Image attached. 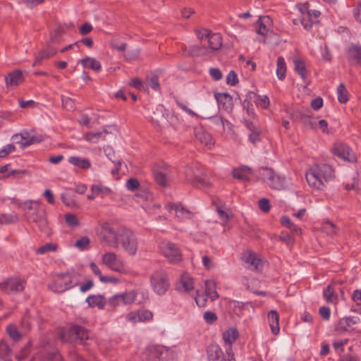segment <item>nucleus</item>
Segmentation results:
<instances>
[{
    "label": "nucleus",
    "mask_w": 361,
    "mask_h": 361,
    "mask_svg": "<svg viewBox=\"0 0 361 361\" xmlns=\"http://www.w3.org/2000/svg\"><path fill=\"white\" fill-rule=\"evenodd\" d=\"M124 227L116 226L109 222L100 224L96 230L99 242L109 247L118 249V240Z\"/></svg>",
    "instance_id": "1"
},
{
    "label": "nucleus",
    "mask_w": 361,
    "mask_h": 361,
    "mask_svg": "<svg viewBox=\"0 0 361 361\" xmlns=\"http://www.w3.org/2000/svg\"><path fill=\"white\" fill-rule=\"evenodd\" d=\"M60 338L63 342L78 343L85 345V341L90 338V334L84 327L75 325L68 330L61 331Z\"/></svg>",
    "instance_id": "2"
},
{
    "label": "nucleus",
    "mask_w": 361,
    "mask_h": 361,
    "mask_svg": "<svg viewBox=\"0 0 361 361\" xmlns=\"http://www.w3.org/2000/svg\"><path fill=\"white\" fill-rule=\"evenodd\" d=\"M138 239L129 228L124 227L118 240V248L121 247L128 255L135 256L138 250Z\"/></svg>",
    "instance_id": "3"
},
{
    "label": "nucleus",
    "mask_w": 361,
    "mask_h": 361,
    "mask_svg": "<svg viewBox=\"0 0 361 361\" xmlns=\"http://www.w3.org/2000/svg\"><path fill=\"white\" fill-rule=\"evenodd\" d=\"M27 205L26 214L27 219L37 224L41 230L47 227V219L45 218V211L40 206L38 200H30L25 203Z\"/></svg>",
    "instance_id": "4"
},
{
    "label": "nucleus",
    "mask_w": 361,
    "mask_h": 361,
    "mask_svg": "<svg viewBox=\"0 0 361 361\" xmlns=\"http://www.w3.org/2000/svg\"><path fill=\"white\" fill-rule=\"evenodd\" d=\"M149 281L153 291L159 295H164L170 287L169 276L163 269L154 271Z\"/></svg>",
    "instance_id": "5"
},
{
    "label": "nucleus",
    "mask_w": 361,
    "mask_h": 361,
    "mask_svg": "<svg viewBox=\"0 0 361 361\" xmlns=\"http://www.w3.org/2000/svg\"><path fill=\"white\" fill-rule=\"evenodd\" d=\"M161 254L172 264L181 262L182 254L177 245L167 240H163L159 245Z\"/></svg>",
    "instance_id": "6"
},
{
    "label": "nucleus",
    "mask_w": 361,
    "mask_h": 361,
    "mask_svg": "<svg viewBox=\"0 0 361 361\" xmlns=\"http://www.w3.org/2000/svg\"><path fill=\"white\" fill-rule=\"evenodd\" d=\"M144 355L149 361H169L173 357L172 352L169 348L154 345H149Z\"/></svg>",
    "instance_id": "7"
},
{
    "label": "nucleus",
    "mask_w": 361,
    "mask_h": 361,
    "mask_svg": "<svg viewBox=\"0 0 361 361\" xmlns=\"http://www.w3.org/2000/svg\"><path fill=\"white\" fill-rule=\"evenodd\" d=\"M72 278L69 273H61L54 276L52 281L49 284V288L54 293H63L71 288Z\"/></svg>",
    "instance_id": "8"
},
{
    "label": "nucleus",
    "mask_w": 361,
    "mask_h": 361,
    "mask_svg": "<svg viewBox=\"0 0 361 361\" xmlns=\"http://www.w3.org/2000/svg\"><path fill=\"white\" fill-rule=\"evenodd\" d=\"M25 281L18 277L8 278L0 283V289L7 294H16L25 288Z\"/></svg>",
    "instance_id": "9"
},
{
    "label": "nucleus",
    "mask_w": 361,
    "mask_h": 361,
    "mask_svg": "<svg viewBox=\"0 0 361 361\" xmlns=\"http://www.w3.org/2000/svg\"><path fill=\"white\" fill-rule=\"evenodd\" d=\"M102 263L111 270L118 273H125L126 267L122 260L118 258L117 255L112 251L107 252L102 255Z\"/></svg>",
    "instance_id": "10"
},
{
    "label": "nucleus",
    "mask_w": 361,
    "mask_h": 361,
    "mask_svg": "<svg viewBox=\"0 0 361 361\" xmlns=\"http://www.w3.org/2000/svg\"><path fill=\"white\" fill-rule=\"evenodd\" d=\"M11 139L21 148H25L42 140L38 136L34 135L28 131L16 133L12 136Z\"/></svg>",
    "instance_id": "11"
},
{
    "label": "nucleus",
    "mask_w": 361,
    "mask_h": 361,
    "mask_svg": "<svg viewBox=\"0 0 361 361\" xmlns=\"http://www.w3.org/2000/svg\"><path fill=\"white\" fill-rule=\"evenodd\" d=\"M239 333L235 328H230L223 334V339L227 344L226 354V361H235L234 354L232 349V343L238 338Z\"/></svg>",
    "instance_id": "12"
},
{
    "label": "nucleus",
    "mask_w": 361,
    "mask_h": 361,
    "mask_svg": "<svg viewBox=\"0 0 361 361\" xmlns=\"http://www.w3.org/2000/svg\"><path fill=\"white\" fill-rule=\"evenodd\" d=\"M166 209L171 214H174L180 221L190 219L193 217V212L181 204L169 203Z\"/></svg>",
    "instance_id": "13"
},
{
    "label": "nucleus",
    "mask_w": 361,
    "mask_h": 361,
    "mask_svg": "<svg viewBox=\"0 0 361 361\" xmlns=\"http://www.w3.org/2000/svg\"><path fill=\"white\" fill-rule=\"evenodd\" d=\"M333 152L339 158L349 162L356 161V157L348 145L343 142L336 143L333 147Z\"/></svg>",
    "instance_id": "14"
},
{
    "label": "nucleus",
    "mask_w": 361,
    "mask_h": 361,
    "mask_svg": "<svg viewBox=\"0 0 361 361\" xmlns=\"http://www.w3.org/2000/svg\"><path fill=\"white\" fill-rule=\"evenodd\" d=\"M317 172L312 166L305 174L306 180L308 185L312 188L317 190H323L325 187V183L320 178Z\"/></svg>",
    "instance_id": "15"
},
{
    "label": "nucleus",
    "mask_w": 361,
    "mask_h": 361,
    "mask_svg": "<svg viewBox=\"0 0 361 361\" xmlns=\"http://www.w3.org/2000/svg\"><path fill=\"white\" fill-rule=\"evenodd\" d=\"M169 171L163 164L161 167L155 168L154 169V177L156 182L163 188H166L169 184Z\"/></svg>",
    "instance_id": "16"
},
{
    "label": "nucleus",
    "mask_w": 361,
    "mask_h": 361,
    "mask_svg": "<svg viewBox=\"0 0 361 361\" xmlns=\"http://www.w3.org/2000/svg\"><path fill=\"white\" fill-rule=\"evenodd\" d=\"M313 166L319 172L320 178L323 180L325 184L334 178V169L330 165L321 164H315Z\"/></svg>",
    "instance_id": "17"
},
{
    "label": "nucleus",
    "mask_w": 361,
    "mask_h": 361,
    "mask_svg": "<svg viewBox=\"0 0 361 361\" xmlns=\"http://www.w3.org/2000/svg\"><path fill=\"white\" fill-rule=\"evenodd\" d=\"M207 351L209 361L227 360V357H225L222 349L216 344H211L209 345Z\"/></svg>",
    "instance_id": "18"
},
{
    "label": "nucleus",
    "mask_w": 361,
    "mask_h": 361,
    "mask_svg": "<svg viewBox=\"0 0 361 361\" xmlns=\"http://www.w3.org/2000/svg\"><path fill=\"white\" fill-rule=\"evenodd\" d=\"M215 99L217 102L222 105V107L227 111H231L233 109L232 97L226 92L215 94Z\"/></svg>",
    "instance_id": "19"
},
{
    "label": "nucleus",
    "mask_w": 361,
    "mask_h": 361,
    "mask_svg": "<svg viewBox=\"0 0 361 361\" xmlns=\"http://www.w3.org/2000/svg\"><path fill=\"white\" fill-rule=\"evenodd\" d=\"M24 78L20 70H16L8 74L5 77V81L7 87L17 86L23 82Z\"/></svg>",
    "instance_id": "20"
},
{
    "label": "nucleus",
    "mask_w": 361,
    "mask_h": 361,
    "mask_svg": "<svg viewBox=\"0 0 361 361\" xmlns=\"http://www.w3.org/2000/svg\"><path fill=\"white\" fill-rule=\"evenodd\" d=\"M193 280L190 274H183L177 285V289L180 292H189L193 290Z\"/></svg>",
    "instance_id": "21"
},
{
    "label": "nucleus",
    "mask_w": 361,
    "mask_h": 361,
    "mask_svg": "<svg viewBox=\"0 0 361 361\" xmlns=\"http://www.w3.org/2000/svg\"><path fill=\"white\" fill-rule=\"evenodd\" d=\"M347 59L349 61H354L361 65V46L350 45L347 50Z\"/></svg>",
    "instance_id": "22"
},
{
    "label": "nucleus",
    "mask_w": 361,
    "mask_h": 361,
    "mask_svg": "<svg viewBox=\"0 0 361 361\" xmlns=\"http://www.w3.org/2000/svg\"><path fill=\"white\" fill-rule=\"evenodd\" d=\"M185 174L189 180L196 182L202 187L209 185V182L204 178L200 177V171L197 169L194 170L192 168H188L185 171Z\"/></svg>",
    "instance_id": "23"
},
{
    "label": "nucleus",
    "mask_w": 361,
    "mask_h": 361,
    "mask_svg": "<svg viewBox=\"0 0 361 361\" xmlns=\"http://www.w3.org/2000/svg\"><path fill=\"white\" fill-rule=\"evenodd\" d=\"M80 61L85 68H89L96 72H99L102 69L101 63L95 58L86 56Z\"/></svg>",
    "instance_id": "24"
},
{
    "label": "nucleus",
    "mask_w": 361,
    "mask_h": 361,
    "mask_svg": "<svg viewBox=\"0 0 361 361\" xmlns=\"http://www.w3.org/2000/svg\"><path fill=\"white\" fill-rule=\"evenodd\" d=\"M268 321L270 326L271 332L274 335H277L279 333V315L276 310H271L268 313Z\"/></svg>",
    "instance_id": "25"
},
{
    "label": "nucleus",
    "mask_w": 361,
    "mask_h": 361,
    "mask_svg": "<svg viewBox=\"0 0 361 361\" xmlns=\"http://www.w3.org/2000/svg\"><path fill=\"white\" fill-rule=\"evenodd\" d=\"M57 53L56 49L51 46L42 49L39 54L35 57L33 66H36L41 63L45 59H49L54 56Z\"/></svg>",
    "instance_id": "26"
},
{
    "label": "nucleus",
    "mask_w": 361,
    "mask_h": 361,
    "mask_svg": "<svg viewBox=\"0 0 361 361\" xmlns=\"http://www.w3.org/2000/svg\"><path fill=\"white\" fill-rule=\"evenodd\" d=\"M271 23V19L269 16H264L263 18H259L257 21V25L258 28L257 30V32L259 35L266 36L269 30V25Z\"/></svg>",
    "instance_id": "27"
},
{
    "label": "nucleus",
    "mask_w": 361,
    "mask_h": 361,
    "mask_svg": "<svg viewBox=\"0 0 361 361\" xmlns=\"http://www.w3.org/2000/svg\"><path fill=\"white\" fill-rule=\"evenodd\" d=\"M205 294L212 301H214L219 298L216 290V282L214 280L205 281Z\"/></svg>",
    "instance_id": "28"
},
{
    "label": "nucleus",
    "mask_w": 361,
    "mask_h": 361,
    "mask_svg": "<svg viewBox=\"0 0 361 361\" xmlns=\"http://www.w3.org/2000/svg\"><path fill=\"white\" fill-rule=\"evenodd\" d=\"M233 176L240 180H248L249 176L252 173V170L246 166L240 168L234 169L233 170Z\"/></svg>",
    "instance_id": "29"
},
{
    "label": "nucleus",
    "mask_w": 361,
    "mask_h": 361,
    "mask_svg": "<svg viewBox=\"0 0 361 361\" xmlns=\"http://www.w3.org/2000/svg\"><path fill=\"white\" fill-rule=\"evenodd\" d=\"M68 162L82 169H87L91 166V162L87 158L72 156L68 158Z\"/></svg>",
    "instance_id": "30"
},
{
    "label": "nucleus",
    "mask_w": 361,
    "mask_h": 361,
    "mask_svg": "<svg viewBox=\"0 0 361 361\" xmlns=\"http://www.w3.org/2000/svg\"><path fill=\"white\" fill-rule=\"evenodd\" d=\"M244 261L247 264V268L251 270H257L261 265V259L253 253H249L245 255Z\"/></svg>",
    "instance_id": "31"
},
{
    "label": "nucleus",
    "mask_w": 361,
    "mask_h": 361,
    "mask_svg": "<svg viewBox=\"0 0 361 361\" xmlns=\"http://www.w3.org/2000/svg\"><path fill=\"white\" fill-rule=\"evenodd\" d=\"M85 301L90 307H98L99 309H103L106 304L104 298L101 295H89Z\"/></svg>",
    "instance_id": "32"
},
{
    "label": "nucleus",
    "mask_w": 361,
    "mask_h": 361,
    "mask_svg": "<svg viewBox=\"0 0 361 361\" xmlns=\"http://www.w3.org/2000/svg\"><path fill=\"white\" fill-rule=\"evenodd\" d=\"M195 137L201 143L209 148H211V147L214 144L213 137L207 132L202 130L198 131L196 133Z\"/></svg>",
    "instance_id": "33"
},
{
    "label": "nucleus",
    "mask_w": 361,
    "mask_h": 361,
    "mask_svg": "<svg viewBox=\"0 0 361 361\" xmlns=\"http://www.w3.org/2000/svg\"><path fill=\"white\" fill-rule=\"evenodd\" d=\"M209 47L212 50H218L222 46V37L219 33L211 34L208 37Z\"/></svg>",
    "instance_id": "34"
},
{
    "label": "nucleus",
    "mask_w": 361,
    "mask_h": 361,
    "mask_svg": "<svg viewBox=\"0 0 361 361\" xmlns=\"http://www.w3.org/2000/svg\"><path fill=\"white\" fill-rule=\"evenodd\" d=\"M323 297L327 303L336 304L338 301V296L335 294L332 286H327L323 290Z\"/></svg>",
    "instance_id": "35"
},
{
    "label": "nucleus",
    "mask_w": 361,
    "mask_h": 361,
    "mask_svg": "<svg viewBox=\"0 0 361 361\" xmlns=\"http://www.w3.org/2000/svg\"><path fill=\"white\" fill-rule=\"evenodd\" d=\"M267 185L275 190H281L285 185V178L279 176L276 173L272 176V178L268 182Z\"/></svg>",
    "instance_id": "36"
},
{
    "label": "nucleus",
    "mask_w": 361,
    "mask_h": 361,
    "mask_svg": "<svg viewBox=\"0 0 361 361\" xmlns=\"http://www.w3.org/2000/svg\"><path fill=\"white\" fill-rule=\"evenodd\" d=\"M276 75L279 80L285 79L286 73V65L285 59L283 56H279L276 61Z\"/></svg>",
    "instance_id": "37"
},
{
    "label": "nucleus",
    "mask_w": 361,
    "mask_h": 361,
    "mask_svg": "<svg viewBox=\"0 0 361 361\" xmlns=\"http://www.w3.org/2000/svg\"><path fill=\"white\" fill-rule=\"evenodd\" d=\"M294 69L302 80L306 78V66L305 62L299 59L293 60Z\"/></svg>",
    "instance_id": "38"
},
{
    "label": "nucleus",
    "mask_w": 361,
    "mask_h": 361,
    "mask_svg": "<svg viewBox=\"0 0 361 361\" xmlns=\"http://www.w3.org/2000/svg\"><path fill=\"white\" fill-rule=\"evenodd\" d=\"M105 135L104 132H89L84 135V139L92 143H97L100 139H104Z\"/></svg>",
    "instance_id": "39"
},
{
    "label": "nucleus",
    "mask_w": 361,
    "mask_h": 361,
    "mask_svg": "<svg viewBox=\"0 0 361 361\" xmlns=\"http://www.w3.org/2000/svg\"><path fill=\"white\" fill-rule=\"evenodd\" d=\"M338 101L341 104H345L348 99V93L343 83H341L337 87Z\"/></svg>",
    "instance_id": "40"
},
{
    "label": "nucleus",
    "mask_w": 361,
    "mask_h": 361,
    "mask_svg": "<svg viewBox=\"0 0 361 361\" xmlns=\"http://www.w3.org/2000/svg\"><path fill=\"white\" fill-rule=\"evenodd\" d=\"M91 190H93L94 194L97 195L98 196L100 195L102 197L110 195L111 194V189L102 185H92L91 187Z\"/></svg>",
    "instance_id": "41"
},
{
    "label": "nucleus",
    "mask_w": 361,
    "mask_h": 361,
    "mask_svg": "<svg viewBox=\"0 0 361 361\" xmlns=\"http://www.w3.org/2000/svg\"><path fill=\"white\" fill-rule=\"evenodd\" d=\"M274 173V170L269 167H263L259 169V176L262 180L267 184L272 178Z\"/></svg>",
    "instance_id": "42"
},
{
    "label": "nucleus",
    "mask_w": 361,
    "mask_h": 361,
    "mask_svg": "<svg viewBox=\"0 0 361 361\" xmlns=\"http://www.w3.org/2000/svg\"><path fill=\"white\" fill-rule=\"evenodd\" d=\"M57 245L52 243H48L45 245L39 247L36 250V253L37 255H44L49 252H55L57 250Z\"/></svg>",
    "instance_id": "43"
},
{
    "label": "nucleus",
    "mask_w": 361,
    "mask_h": 361,
    "mask_svg": "<svg viewBox=\"0 0 361 361\" xmlns=\"http://www.w3.org/2000/svg\"><path fill=\"white\" fill-rule=\"evenodd\" d=\"M90 239L87 236H82L78 239L75 243V247L79 250L82 251L87 250L90 247Z\"/></svg>",
    "instance_id": "44"
},
{
    "label": "nucleus",
    "mask_w": 361,
    "mask_h": 361,
    "mask_svg": "<svg viewBox=\"0 0 361 361\" xmlns=\"http://www.w3.org/2000/svg\"><path fill=\"white\" fill-rule=\"evenodd\" d=\"M135 298L136 294L134 292L131 291L119 294V296L117 298L122 301L123 302V305H128L133 302L135 300Z\"/></svg>",
    "instance_id": "45"
},
{
    "label": "nucleus",
    "mask_w": 361,
    "mask_h": 361,
    "mask_svg": "<svg viewBox=\"0 0 361 361\" xmlns=\"http://www.w3.org/2000/svg\"><path fill=\"white\" fill-rule=\"evenodd\" d=\"M6 331L8 335L13 340V341H19L21 338V334L19 333L17 327L14 324H10L6 328Z\"/></svg>",
    "instance_id": "46"
},
{
    "label": "nucleus",
    "mask_w": 361,
    "mask_h": 361,
    "mask_svg": "<svg viewBox=\"0 0 361 361\" xmlns=\"http://www.w3.org/2000/svg\"><path fill=\"white\" fill-rule=\"evenodd\" d=\"M250 305L249 302H242L239 301L232 300L230 305L233 307V312L236 314H241L242 311Z\"/></svg>",
    "instance_id": "47"
},
{
    "label": "nucleus",
    "mask_w": 361,
    "mask_h": 361,
    "mask_svg": "<svg viewBox=\"0 0 361 361\" xmlns=\"http://www.w3.org/2000/svg\"><path fill=\"white\" fill-rule=\"evenodd\" d=\"M10 355L11 349L8 344L4 341H0V359L6 360Z\"/></svg>",
    "instance_id": "48"
},
{
    "label": "nucleus",
    "mask_w": 361,
    "mask_h": 361,
    "mask_svg": "<svg viewBox=\"0 0 361 361\" xmlns=\"http://www.w3.org/2000/svg\"><path fill=\"white\" fill-rule=\"evenodd\" d=\"M66 223L70 227H76L78 226L79 222L77 216L72 214H68L65 216Z\"/></svg>",
    "instance_id": "49"
},
{
    "label": "nucleus",
    "mask_w": 361,
    "mask_h": 361,
    "mask_svg": "<svg viewBox=\"0 0 361 361\" xmlns=\"http://www.w3.org/2000/svg\"><path fill=\"white\" fill-rule=\"evenodd\" d=\"M14 151H16L15 145L13 144H8L0 149V158H4Z\"/></svg>",
    "instance_id": "50"
},
{
    "label": "nucleus",
    "mask_w": 361,
    "mask_h": 361,
    "mask_svg": "<svg viewBox=\"0 0 361 361\" xmlns=\"http://www.w3.org/2000/svg\"><path fill=\"white\" fill-rule=\"evenodd\" d=\"M314 23H318V20H313L312 18H307V16H302L301 18V23L306 30H310Z\"/></svg>",
    "instance_id": "51"
},
{
    "label": "nucleus",
    "mask_w": 361,
    "mask_h": 361,
    "mask_svg": "<svg viewBox=\"0 0 361 361\" xmlns=\"http://www.w3.org/2000/svg\"><path fill=\"white\" fill-rule=\"evenodd\" d=\"M238 82V75L234 71H231L226 76V83L235 86Z\"/></svg>",
    "instance_id": "52"
},
{
    "label": "nucleus",
    "mask_w": 361,
    "mask_h": 361,
    "mask_svg": "<svg viewBox=\"0 0 361 361\" xmlns=\"http://www.w3.org/2000/svg\"><path fill=\"white\" fill-rule=\"evenodd\" d=\"M62 105L68 111H72L75 108L73 100L67 97H62Z\"/></svg>",
    "instance_id": "53"
},
{
    "label": "nucleus",
    "mask_w": 361,
    "mask_h": 361,
    "mask_svg": "<svg viewBox=\"0 0 361 361\" xmlns=\"http://www.w3.org/2000/svg\"><path fill=\"white\" fill-rule=\"evenodd\" d=\"M216 212L219 214V218L222 221L224 224L228 221L230 218V214L225 211L221 207H217Z\"/></svg>",
    "instance_id": "54"
},
{
    "label": "nucleus",
    "mask_w": 361,
    "mask_h": 361,
    "mask_svg": "<svg viewBox=\"0 0 361 361\" xmlns=\"http://www.w3.org/2000/svg\"><path fill=\"white\" fill-rule=\"evenodd\" d=\"M138 313L140 322L150 320L153 317L152 312L147 310H139Z\"/></svg>",
    "instance_id": "55"
},
{
    "label": "nucleus",
    "mask_w": 361,
    "mask_h": 361,
    "mask_svg": "<svg viewBox=\"0 0 361 361\" xmlns=\"http://www.w3.org/2000/svg\"><path fill=\"white\" fill-rule=\"evenodd\" d=\"M209 73L214 80H220L223 77L221 70L218 68H211Z\"/></svg>",
    "instance_id": "56"
},
{
    "label": "nucleus",
    "mask_w": 361,
    "mask_h": 361,
    "mask_svg": "<svg viewBox=\"0 0 361 361\" xmlns=\"http://www.w3.org/2000/svg\"><path fill=\"white\" fill-rule=\"evenodd\" d=\"M359 321H360V319L358 317H345V318H343V319H341L340 321V324L341 325L345 324V326H350L352 324H355L358 323Z\"/></svg>",
    "instance_id": "57"
},
{
    "label": "nucleus",
    "mask_w": 361,
    "mask_h": 361,
    "mask_svg": "<svg viewBox=\"0 0 361 361\" xmlns=\"http://www.w3.org/2000/svg\"><path fill=\"white\" fill-rule=\"evenodd\" d=\"M126 188H128V190H129L130 191H134L135 190L138 188L140 183L137 179L130 178L126 182Z\"/></svg>",
    "instance_id": "58"
},
{
    "label": "nucleus",
    "mask_w": 361,
    "mask_h": 361,
    "mask_svg": "<svg viewBox=\"0 0 361 361\" xmlns=\"http://www.w3.org/2000/svg\"><path fill=\"white\" fill-rule=\"evenodd\" d=\"M207 298L208 297L206 295V294L197 293L195 298L196 304L200 307H204L207 301Z\"/></svg>",
    "instance_id": "59"
},
{
    "label": "nucleus",
    "mask_w": 361,
    "mask_h": 361,
    "mask_svg": "<svg viewBox=\"0 0 361 361\" xmlns=\"http://www.w3.org/2000/svg\"><path fill=\"white\" fill-rule=\"evenodd\" d=\"M209 119L216 125L219 126L222 129H224L225 128V123H228L227 120L224 119L222 117L219 116L210 117Z\"/></svg>",
    "instance_id": "60"
},
{
    "label": "nucleus",
    "mask_w": 361,
    "mask_h": 361,
    "mask_svg": "<svg viewBox=\"0 0 361 361\" xmlns=\"http://www.w3.org/2000/svg\"><path fill=\"white\" fill-rule=\"evenodd\" d=\"M251 133L248 135V139L252 143H255L260 140V130L257 128L254 130L250 131Z\"/></svg>",
    "instance_id": "61"
},
{
    "label": "nucleus",
    "mask_w": 361,
    "mask_h": 361,
    "mask_svg": "<svg viewBox=\"0 0 361 361\" xmlns=\"http://www.w3.org/2000/svg\"><path fill=\"white\" fill-rule=\"evenodd\" d=\"M203 318L208 324H212L217 319L216 314L211 311L205 312L203 314Z\"/></svg>",
    "instance_id": "62"
},
{
    "label": "nucleus",
    "mask_w": 361,
    "mask_h": 361,
    "mask_svg": "<svg viewBox=\"0 0 361 361\" xmlns=\"http://www.w3.org/2000/svg\"><path fill=\"white\" fill-rule=\"evenodd\" d=\"M259 207L262 211L268 212L271 208L269 200L267 198L261 199L259 202Z\"/></svg>",
    "instance_id": "63"
},
{
    "label": "nucleus",
    "mask_w": 361,
    "mask_h": 361,
    "mask_svg": "<svg viewBox=\"0 0 361 361\" xmlns=\"http://www.w3.org/2000/svg\"><path fill=\"white\" fill-rule=\"evenodd\" d=\"M353 16L355 20L361 24V2L357 4L355 8L353 9Z\"/></svg>",
    "instance_id": "64"
}]
</instances>
